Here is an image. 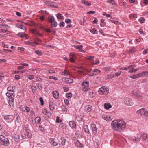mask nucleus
Listing matches in <instances>:
<instances>
[{"label":"nucleus","mask_w":148,"mask_h":148,"mask_svg":"<svg viewBox=\"0 0 148 148\" xmlns=\"http://www.w3.org/2000/svg\"><path fill=\"white\" fill-rule=\"evenodd\" d=\"M16 26L18 28H19L20 29L25 30L26 29V27L23 25L19 24V23H17L16 25Z\"/></svg>","instance_id":"a211bd4d"},{"label":"nucleus","mask_w":148,"mask_h":148,"mask_svg":"<svg viewBox=\"0 0 148 148\" xmlns=\"http://www.w3.org/2000/svg\"><path fill=\"white\" fill-rule=\"evenodd\" d=\"M28 78L30 79H33L34 78V76L33 75H30L28 76Z\"/></svg>","instance_id":"bf43d9fd"},{"label":"nucleus","mask_w":148,"mask_h":148,"mask_svg":"<svg viewBox=\"0 0 148 148\" xmlns=\"http://www.w3.org/2000/svg\"><path fill=\"white\" fill-rule=\"evenodd\" d=\"M132 94L138 97H141L142 96L141 94L139 92H137L135 91H132Z\"/></svg>","instance_id":"dca6fc26"},{"label":"nucleus","mask_w":148,"mask_h":148,"mask_svg":"<svg viewBox=\"0 0 148 148\" xmlns=\"http://www.w3.org/2000/svg\"><path fill=\"white\" fill-rule=\"evenodd\" d=\"M35 53L36 54H37L39 55H41L42 54V53H41L40 52V51H38V50H36L35 51Z\"/></svg>","instance_id":"4d7b16f0"},{"label":"nucleus","mask_w":148,"mask_h":148,"mask_svg":"<svg viewBox=\"0 0 148 148\" xmlns=\"http://www.w3.org/2000/svg\"><path fill=\"white\" fill-rule=\"evenodd\" d=\"M49 142L51 145L54 146H56L58 145V143L56 141L55 139L53 138H50Z\"/></svg>","instance_id":"9b49d317"},{"label":"nucleus","mask_w":148,"mask_h":148,"mask_svg":"<svg viewBox=\"0 0 148 148\" xmlns=\"http://www.w3.org/2000/svg\"><path fill=\"white\" fill-rule=\"evenodd\" d=\"M49 79H53L55 80H58V78L54 77L53 76H50L49 77Z\"/></svg>","instance_id":"6e6d98bb"},{"label":"nucleus","mask_w":148,"mask_h":148,"mask_svg":"<svg viewBox=\"0 0 148 148\" xmlns=\"http://www.w3.org/2000/svg\"><path fill=\"white\" fill-rule=\"evenodd\" d=\"M62 74L63 75H69V72H68L66 71H64L62 72Z\"/></svg>","instance_id":"69168bd1"},{"label":"nucleus","mask_w":148,"mask_h":148,"mask_svg":"<svg viewBox=\"0 0 148 148\" xmlns=\"http://www.w3.org/2000/svg\"><path fill=\"white\" fill-rule=\"evenodd\" d=\"M34 41L35 42L34 43L36 44V45L38 44V42H39L41 41V40H40L39 38L36 39Z\"/></svg>","instance_id":"5fc2aeb1"},{"label":"nucleus","mask_w":148,"mask_h":148,"mask_svg":"<svg viewBox=\"0 0 148 148\" xmlns=\"http://www.w3.org/2000/svg\"><path fill=\"white\" fill-rule=\"evenodd\" d=\"M94 57V56H88L87 57V59L89 60H93Z\"/></svg>","instance_id":"e2e57ef3"},{"label":"nucleus","mask_w":148,"mask_h":148,"mask_svg":"<svg viewBox=\"0 0 148 148\" xmlns=\"http://www.w3.org/2000/svg\"><path fill=\"white\" fill-rule=\"evenodd\" d=\"M8 93H10L11 96V98L9 99L8 103L10 106L11 107H13L14 106V96L13 94L14 93V91H8Z\"/></svg>","instance_id":"7ed1b4c3"},{"label":"nucleus","mask_w":148,"mask_h":148,"mask_svg":"<svg viewBox=\"0 0 148 148\" xmlns=\"http://www.w3.org/2000/svg\"><path fill=\"white\" fill-rule=\"evenodd\" d=\"M51 25L52 26L56 27L57 25V23L55 21L54 22L51 23Z\"/></svg>","instance_id":"338daca9"},{"label":"nucleus","mask_w":148,"mask_h":148,"mask_svg":"<svg viewBox=\"0 0 148 148\" xmlns=\"http://www.w3.org/2000/svg\"><path fill=\"white\" fill-rule=\"evenodd\" d=\"M99 61L97 59L94 62H93L92 63V64H95V65L98 64L99 63Z\"/></svg>","instance_id":"052dcab7"},{"label":"nucleus","mask_w":148,"mask_h":148,"mask_svg":"<svg viewBox=\"0 0 148 148\" xmlns=\"http://www.w3.org/2000/svg\"><path fill=\"white\" fill-rule=\"evenodd\" d=\"M100 73V71L97 69H95L94 70V73L95 75H96Z\"/></svg>","instance_id":"a19ab883"},{"label":"nucleus","mask_w":148,"mask_h":148,"mask_svg":"<svg viewBox=\"0 0 148 148\" xmlns=\"http://www.w3.org/2000/svg\"><path fill=\"white\" fill-rule=\"evenodd\" d=\"M64 23L63 21H62L60 22L59 25L61 27H63L64 26Z\"/></svg>","instance_id":"603ef678"},{"label":"nucleus","mask_w":148,"mask_h":148,"mask_svg":"<svg viewBox=\"0 0 148 148\" xmlns=\"http://www.w3.org/2000/svg\"><path fill=\"white\" fill-rule=\"evenodd\" d=\"M65 82L67 84L72 83L73 82V79L68 78H65Z\"/></svg>","instance_id":"393cba45"},{"label":"nucleus","mask_w":148,"mask_h":148,"mask_svg":"<svg viewBox=\"0 0 148 148\" xmlns=\"http://www.w3.org/2000/svg\"><path fill=\"white\" fill-rule=\"evenodd\" d=\"M25 44L28 45H31L32 46H34L36 45V44L35 43H32L30 42L29 41H26L25 42Z\"/></svg>","instance_id":"473e14b6"},{"label":"nucleus","mask_w":148,"mask_h":148,"mask_svg":"<svg viewBox=\"0 0 148 148\" xmlns=\"http://www.w3.org/2000/svg\"><path fill=\"white\" fill-rule=\"evenodd\" d=\"M49 21L51 23L54 22L55 21V19L54 17L53 16H51L49 17V18L48 19Z\"/></svg>","instance_id":"2f4dec72"},{"label":"nucleus","mask_w":148,"mask_h":148,"mask_svg":"<svg viewBox=\"0 0 148 148\" xmlns=\"http://www.w3.org/2000/svg\"><path fill=\"white\" fill-rule=\"evenodd\" d=\"M61 108L64 112H66L67 111V109L66 108L65 106L63 105L61 106Z\"/></svg>","instance_id":"ea45409f"},{"label":"nucleus","mask_w":148,"mask_h":148,"mask_svg":"<svg viewBox=\"0 0 148 148\" xmlns=\"http://www.w3.org/2000/svg\"><path fill=\"white\" fill-rule=\"evenodd\" d=\"M146 110L144 108L141 109L137 111V113L141 115L144 116Z\"/></svg>","instance_id":"f8f14e48"},{"label":"nucleus","mask_w":148,"mask_h":148,"mask_svg":"<svg viewBox=\"0 0 148 148\" xmlns=\"http://www.w3.org/2000/svg\"><path fill=\"white\" fill-rule=\"evenodd\" d=\"M49 108L51 110H53L55 108V105L53 103L52 101H51L49 102Z\"/></svg>","instance_id":"412c9836"},{"label":"nucleus","mask_w":148,"mask_h":148,"mask_svg":"<svg viewBox=\"0 0 148 148\" xmlns=\"http://www.w3.org/2000/svg\"><path fill=\"white\" fill-rule=\"evenodd\" d=\"M108 2L110 3L112 5H114L115 4V2L114 0H108Z\"/></svg>","instance_id":"8fccbe9b"},{"label":"nucleus","mask_w":148,"mask_h":148,"mask_svg":"<svg viewBox=\"0 0 148 148\" xmlns=\"http://www.w3.org/2000/svg\"><path fill=\"white\" fill-rule=\"evenodd\" d=\"M0 33H6V34H8L10 33V32L8 30H5L3 29H0Z\"/></svg>","instance_id":"a878e982"},{"label":"nucleus","mask_w":148,"mask_h":148,"mask_svg":"<svg viewBox=\"0 0 148 148\" xmlns=\"http://www.w3.org/2000/svg\"><path fill=\"white\" fill-rule=\"evenodd\" d=\"M132 139L134 141L139 142L140 141V138L137 136L132 137Z\"/></svg>","instance_id":"4be33fe9"},{"label":"nucleus","mask_w":148,"mask_h":148,"mask_svg":"<svg viewBox=\"0 0 148 148\" xmlns=\"http://www.w3.org/2000/svg\"><path fill=\"white\" fill-rule=\"evenodd\" d=\"M45 3L47 6L55 8L57 7L54 6V3L53 2H51L49 1H46L45 2Z\"/></svg>","instance_id":"4468645a"},{"label":"nucleus","mask_w":148,"mask_h":148,"mask_svg":"<svg viewBox=\"0 0 148 148\" xmlns=\"http://www.w3.org/2000/svg\"><path fill=\"white\" fill-rule=\"evenodd\" d=\"M90 31V32H91L92 33H93L94 34H97V31L96 29L95 28H94L92 30H91Z\"/></svg>","instance_id":"37998d69"},{"label":"nucleus","mask_w":148,"mask_h":148,"mask_svg":"<svg viewBox=\"0 0 148 148\" xmlns=\"http://www.w3.org/2000/svg\"><path fill=\"white\" fill-rule=\"evenodd\" d=\"M104 119L107 121H111L112 118L110 116H106L104 117Z\"/></svg>","instance_id":"4c0bfd02"},{"label":"nucleus","mask_w":148,"mask_h":148,"mask_svg":"<svg viewBox=\"0 0 148 148\" xmlns=\"http://www.w3.org/2000/svg\"><path fill=\"white\" fill-rule=\"evenodd\" d=\"M53 97L55 99H58L59 98V94L58 91H53Z\"/></svg>","instance_id":"ddd939ff"},{"label":"nucleus","mask_w":148,"mask_h":148,"mask_svg":"<svg viewBox=\"0 0 148 148\" xmlns=\"http://www.w3.org/2000/svg\"><path fill=\"white\" fill-rule=\"evenodd\" d=\"M24 34L23 33H19L17 34V36L21 38H24L25 36Z\"/></svg>","instance_id":"c03bdc74"},{"label":"nucleus","mask_w":148,"mask_h":148,"mask_svg":"<svg viewBox=\"0 0 148 148\" xmlns=\"http://www.w3.org/2000/svg\"><path fill=\"white\" fill-rule=\"evenodd\" d=\"M82 1L83 3L87 6H90L91 5V4L90 3H88L85 0H82Z\"/></svg>","instance_id":"f704fd0d"},{"label":"nucleus","mask_w":148,"mask_h":148,"mask_svg":"<svg viewBox=\"0 0 148 148\" xmlns=\"http://www.w3.org/2000/svg\"><path fill=\"white\" fill-rule=\"evenodd\" d=\"M36 85L40 89H42L43 87L41 84L37 83L36 84Z\"/></svg>","instance_id":"0e129e2a"},{"label":"nucleus","mask_w":148,"mask_h":148,"mask_svg":"<svg viewBox=\"0 0 148 148\" xmlns=\"http://www.w3.org/2000/svg\"><path fill=\"white\" fill-rule=\"evenodd\" d=\"M70 61L71 62H75L74 60V54L72 53H71L70 55Z\"/></svg>","instance_id":"bb28decb"},{"label":"nucleus","mask_w":148,"mask_h":148,"mask_svg":"<svg viewBox=\"0 0 148 148\" xmlns=\"http://www.w3.org/2000/svg\"><path fill=\"white\" fill-rule=\"evenodd\" d=\"M90 129L92 131V134L94 135L96 134L97 133V131L95 125L94 124H91Z\"/></svg>","instance_id":"1a4fd4ad"},{"label":"nucleus","mask_w":148,"mask_h":148,"mask_svg":"<svg viewBox=\"0 0 148 148\" xmlns=\"http://www.w3.org/2000/svg\"><path fill=\"white\" fill-rule=\"evenodd\" d=\"M72 95L71 93H69L66 94V96L67 98H71L72 97Z\"/></svg>","instance_id":"3c124183"},{"label":"nucleus","mask_w":148,"mask_h":148,"mask_svg":"<svg viewBox=\"0 0 148 148\" xmlns=\"http://www.w3.org/2000/svg\"><path fill=\"white\" fill-rule=\"evenodd\" d=\"M65 22L67 23H71L72 22L71 20L70 19H66L65 20Z\"/></svg>","instance_id":"09e8293b"},{"label":"nucleus","mask_w":148,"mask_h":148,"mask_svg":"<svg viewBox=\"0 0 148 148\" xmlns=\"http://www.w3.org/2000/svg\"><path fill=\"white\" fill-rule=\"evenodd\" d=\"M82 86L84 88L82 89V90L84 92L88 91V88L89 86V82L84 81L82 83Z\"/></svg>","instance_id":"39448f33"},{"label":"nucleus","mask_w":148,"mask_h":148,"mask_svg":"<svg viewBox=\"0 0 148 148\" xmlns=\"http://www.w3.org/2000/svg\"><path fill=\"white\" fill-rule=\"evenodd\" d=\"M104 106L105 108L108 109L110 108H111L112 107L111 106L109 103L106 104L105 103L104 104Z\"/></svg>","instance_id":"7c9ffc66"},{"label":"nucleus","mask_w":148,"mask_h":148,"mask_svg":"<svg viewBox=\"0 0 148 148\" xmlns=\"http://www.w3.org/2000/svg\"><path fill=\"white\" fill-rule=\"evenodd\" d=\"M148 136L147 135V134L145 133H142L141 136L140 137L143 140H145L147 139Z\"/></svg>","instance_id":"6ab92c4d"},{"label":"nucleus","mask_w":148,"mask_h":148,"mask_svg":"<svg viewBox=\"0 0 148 148\" xmlns=\"http://www.w3.org/2000/svg\"><path fill=\"white\" fill-rule=\"evenodd\" d=\"M42 113L46 115L48 117H50L51 116V113L48 111L47 109L46 108H44L42 109Z\"/></svg>","instance_id":"6e6552de"},{"label":"nucleus","mask_w":148,"mask_h":148,"mask_svg":"<svg viewBox=\"0 0 148 148\" xmlns=\"http://www.w3.org/2000/svg\"><path fill=\"white\" fill-rule=\"evenodd\" d=\"M56 17H57V19H62L63 18V16L60 13H58L56 14Z\"/></svg>","instance_id":"e433bc0d"},{"label":"nucleus","mask_w":148,"mask_h":148,"mask_svg":"<svg viewBox=\"0 0 148 148\" xmlns=\"http://www.w3.org/2000/svg\"><path fill=\"white\" fill-rule=\"evenodd\" d=\"M0 143L5 146L8 145L9 141L8 139L2 135H0Z\"/></svg>","instance_id":"f03ea898"},{"label":"nucleus","mask_w":148,"mask_h":148,"mask_svg":"<svg viewBox=\"0 0 148 148\" xmlns=\"http://www.w3.org/2000/svg\"><path fill=\"white\" fill-rule=\"evenodd\" d=\"M115 76V75L113 74H111L109 75L108 76V78L109 79H111L114 78Z\"/></svg>","instance_id":"a18cd8bd"},{"label":"nucleus","mask_w":148,"mask_h":148,"mask_svg":"<svg viewBox=\"0 0 148 148\" xmlns=\"http://www.w3.org/2000/svg\"><path fill=\"white\" fill-rule=\"evenodd\" d=\"M140 75L139 73L138 74H136V75H134L132 76H130V78H132L134 79H135L137 78H139L140 77Z\"/></svg>","instance_id":"5701e85b"},{"label":"nucleus","mask_w":148,"mask_h":148,"mask_svg":"<svg viewBox=\"0 0 148 148\" xmlns=\"http://www.w3.org/2000/svg\"><path fill=\"white\" fill-rule=\"evenodd\" d=\"M124 103L128 106H132L133 104V102L132 99L128 98H126L124 99Z\"/></svg>","instance_id":"0eeeda50"},{"label":"nucleus","mask_w":148,"mask_h":148,"mask_svg":"<svg viewBox=\"0 0 148 148\" xmlns=\"http://www.w3.org/2000/svg\"><path fill=\"white\" fill-rule=\"evenodd\" d=\"M39 100L41 103V105H43L44 104V102L42 97H40L39 98Z\"/></svg>","instance_id":"13d9d810"},{"label":"nucleus","mask_w":148,"mask_h":148,"mask_svg":"<svg viewBox=\"0 0 148 148\" xmlns=\"http://www.w3.org/2000/svg\"><path fill=\"white\" fill-rule=\"evenodd\" d=\"M84 130L86 133H89L90 131L88 128V125H85L84 126Z\"/></svg>","instance_id":"c756f323"},{"label":"nucleus","mask_w":148,"mask_h":148,"mask_svg":"<svg viewBox=\"0 0 148 148\" xmlns=\"http://www.w3.org/2000/svg\"><path fill=\"white\" fill-rule=\"evenodd\" d=\"M4 118L5 121L8 123H11L14 119V117L12 115H8L5 116Z\"/></svg>","instance_id":"423d86ee"},{"label":"nucleus","mask_w":148,"mask_h":148,"mask_svg":"<svg viewBox=\"0 0 148 148\" xmlns=\"http://www.w3.org/2000/svg\"><path fill=\"white\" fill-rule=\"evenodd\" d=\"M147 53H148V49L147 48L144 50L143 52V54L144 55H145Z\"/></svg>","instance_id":"680f3d73"},{"label":"nucleus","mask_w":148,"mask_h":148,"mask_svg":"<svg viewBox=\"0 0 148 148\" xmlns=\"http://www.w3.org/2000/svg\"><path fill=\"white\" fill-rule=\"evenodd\" d=\"M92 110V107L90 105L87 106L84 108V111L86 112H90Z\"/></svg>","instance_id":"9d476101"},{"label":"nucleus","mask_w":148,"mask_h":148,"mask_svg":"<svg viewBox=\"0 0 148 148\" xmlns=\"http://www.w3.org/2000/svg\"><path fill=\"white\" fill-rule=\"evenodd\" d=\"M103 15L104 16H105L106 17H112L111 16L110 14H106L105 13H104L103 14Z\"/></svg>","instance_id":"774afa93"},{"label":"nucleus","mask_w":148,"mask_h":148,"mask_svg":"<svg viewBox=\"0 0 148 148\" xmlns=\"http://www.w3.org/2000/svg\"><path fill=\"white\" fill-rule=\"evenodd\" d=\"M70 126L71 128H75L76 127L75 123L74 121H71L69 122Z\"/></svg>","instance_id":"f3484780"},{"label":"nucleus","mask_w":148,"mask_h":148,"mask_svg":"<svg viewBox=\"0 0 148 148\" xmlns=\"http://www.w3.org/2000/svg\"><path fill=\"white\" fill-rule=\"evenodd\" d=\"M109 90L106 86H103L99 88L98 92L100 94L107 95L109 93Z\"/></svg>","instance_id":"20e7f679"},{"label":"nucleus","mask_w":148,"mask_h":148,"mask_svg":"<svg viewBox=\"0 0 148 148\" xmlns=\"http://www.w3.org/2000/svg\"><path fill=\"white\" fill-rule=\"evenodd\" d=\"M111 125L113 130L120 132L126 127V123L123 119L114 120L112 122Z\"/></svg>","instance_id":"f257e3e1"},{"label":"nucleus","mask_w":148,"mask_h":148,"mask_svg":"<svg viewBox=\"0 0 148 148\" xmlns=\"http://www.w3.org/2000/svg\"><path fill=\"white\" fill-rule=\"evenodd\" d=\"M75 144L76 146L82 148L83 146V145L78 141L76 142Z\"/></svg>","instance_id":"cd10ccee"},{"label":"nucleus","mask_w":148,"mask_h":148,"mask_svg":"<svg viewBox=\"0 0 148 148\" xmlns=\"http://www.w3.org/2000/svg\"><path fill=\"white\" fill-rule=\"evenodd\" d=\"M0 27L4 28H5L8 29L10 27L7 25H2L0 24Z\"/></svg>","instance_id":"58836bf2"},{"label":"nucleus","mask_w":148,"mask_h":148,"mask_svg":"<svg viewBox=\"0 0 148 148\" xmlns=\"http://www.w3.org/2000/svg\"><path fill=\"white\" fill-rule=\"evenodd\" d=\"M126 51L129 54L133 53L136 51V50L135 49H131L129 50H127Z\"/></svg>","instance_id":"c85d7f7f"},{"label":"nucleus","mask_w":148,"mask_h":148,"mask_svg":"<svg viewBox=\"0 0 148 148\" xmlns=\"http://www.w3.org/2000/svg\"><path fill=\"white\" fill-rule=\"evenodd\" d=\"M15 87L14 86H10L8 87L7 90L8 91H14Z\"/></svg>","instance_id":"aec40b11"},{"label":"nucleus","mask_w":148,"mask_h":148,"mask_svg":"<svg viewBox=\"0 0 148 148\" xmlns=\"http://www.w3.org/2000/svg\"><path fill=\"white\" fill-rule=\"evenodd\" d=\"M35 122L39 123L41 120V118L40 117H37L35 118Z\"/></svg>","instance_id":"c9c22d12"},{"label":"nucleus","mask_w":148,"mask_h":148,"mask_svg":"<svg viewBox=\"0 0 148 148\" xmlns=\"http://www.w3.org/2000/svg\"><path fill=\"white\" fill-rule=\"evenodd\" d=\"M139 74L140 77L148 76L147 73V71H145L141 73H140Z\"/></svg>","instance_id":"b1692460"},{"label":"nucleus","mask_w":148,"mask_h":148,"mask_svg":"<svg viewBox=\"0 0 148 148\" xmlns=\"http://www.w3.org/2000/svg\"><path fill=\"white\" fill-rule=\"evenodd\" d=\"M110 21H111L112 23L116 25H119L120 24L119 22L111 20H110Z\"/></svg>","instance_id":"864d4df0"},{"label":"nucleus","mask_w":148,"mask_h":148,"mask_svg":"<svg viewBox=\"0 0 148 148\" xmlns=\"http://www.w3.org/2000/svg\"><path fill=\"white\" fill-rule=\"evenodd\" d=\"M60 140L62 141L61 144L64 145H65L66 140L64 139V137H62L60 138Z\"/></svg>","instance_id":"72a5a7b5"},{"label":"nucleus","mask_w":148,"mask_h":148,"mask_svg":"<svg viewBox=\"0 0 148 148\" xmlns=\"http://www.w3.org/2000/svg\"><path fill=\"white\" fill-rule=\"evenodd\" d=\"M138 21L141 23H143L144 22L145 19L144 18L141 17L140 18Z\"/></svg>","instance_id":"49530a36"},{"label":"nucleus","mask_w":148,"mask_h":148,"mask_svg":"<svg viewBox=\"0 0 148 148\" xmlns=\"http://www.w3.org/2000/svg\"><path fill=\"white\" fill-rule=\"evenodd\" d=\"M31 31L35 35H38V34H39V33L38 32L36 29H32Z\"/></svg>","instance_id":"79ce46f5"},{"label":"nucleus","mask_w":148,"mask_h":148,"mask_svg":"<svg viewBox=\"0 0 148 148\" xmlns=\"http://www.w3.org/2000/svg\"><path fill=\"white\" fill-rule=\"evenodd\" d=\"M134 66L132 65H130L127 67V70H129V73H133V71L134 70Z\"/></svg>","instance_id":"2eb2a0df"},{"label":"nucleus","mask_w":148,"mask_h":148,"mask_svg":"<svg viewBox=\"0 0 148 148\" xmlns=\"http://www.w3.org/2000/svg\"><path fill=\"white\" fill-rule=\"evenodd\" d=\"M83 46L82 45H75L74 47L78 49H80L82 48Z\"/></svg>","instance_id":"de8ad7c7"}]
</instances>
